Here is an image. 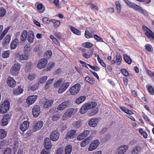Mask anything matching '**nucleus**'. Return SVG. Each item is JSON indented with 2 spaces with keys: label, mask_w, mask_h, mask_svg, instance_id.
I'll list each match as a JSON object with an SVG mask.
<instances>
[{
  "label": "nucleus",
  "mask_w": 154,
  "mask_h": 154,
  "mask_svg": "<svg viewBox=\"0 0 154 154\" xmlns=\"http://www.w3.org/2000/svg\"><path fill=\"white\" fill-rule=\"evenodd\" d=\"M23 90L22 88L18 87L17 88L14 89L13 94L16 95H20L23 92Z\"/></svg>",
  "instance_id": "473e14b6"
},
{
  "label": "nucleus",
  "mask_w": 154,
  "mask_h": 154,
  "mask_svg": "<svg viewBox=\"0 0 154 154\" xmlns=\"http://www.w3.org/2000/svg\"><path fill=\"white\" fill-rule=\"evenodd\" d=\"M81 85L79 83H77L72 86L69 89V92L72 95L77 94L80 91Z\"/></svg>",
  "instance_id": "423d86ee"
},
{
  "label": "nucleus",
  "mask_w": 154,
  "mask_h": 154,
  "mask_svg": "<svg viewBox=\"0 0 154 154\" xmlns=\"http://www.w3.org/2000/svg\"><path fill=\"white\" fill-rule=\"evenodd\" d=\"M42 21L45 23L49 24L51 22V20H49L48 18L45 17L43 18Z\"/></svg>",
  "instance_id": "774afa93"
},
{
  "label": "nucleus",
  "mask_w": 154,
  "mask_h": 154,
  "mask_svg": "<svg viewBox=\"0 0 154 154\" xmlns=\"http://www.w3.org/2000/svg\"><path fill=\"white\" fill-rule=\"evenodd\" d=\"M31 50V48L30 45L29 44H26L25 45L23 49V52L24 54L29 55Z\"/></svg>",
  "instance_id": "c85d7f7f"
},
{
  "label": "nucleus",
  "mask_w": 154,
  "mask_h": 154,
  "mask_svg": "<svg viewBox=\"0 0 154 154\" xmlns=\"http://www.w3.org/2000/svg\"><path fill=\"white\" fill-rule=\"evenodd\" d=\"M95 33V32L94 31H91L90 32H89L88 31H85V36L87 38H93L94 35Z\"/></svg>",
  "instance_id": "2f4dec72"
},
{
  "label": "nucleus",
  "mask_w": 154,
  "mask_h": 154,
  "mask_svg": "<svg viewBox=\"0 0 154 154\" xmlns=\"http://www.w3.org/2000/svg\"><path fill=\"white\" fill-rule=\"evenodd\" d=\"M10 51L9 50H8L4 51L2 54V57L5 58H8L9 56Z\"/></svg>",
  "instance_id": "6e6d98bb"
},
{
  "label": "nucleus",
  "mask_w": 154,
  "mask_h": 154,
  "mask_svg": "<svg viewBox=\"0 0 154 154\" xmlns=\"http://www.w3.org/2000/svg\"><path fill=\"white\" fill-rule=\"evenodd\" d=\"M98 111V109L96 107L92 110L89 111L87 113V115L89 116H92L97 113Z\"/></svg>",
  "instance_id": "72a5a7b5"
},
{
  "label": "nucleus",
  "mask_w": 154,
  "mask_h": 154,
  "mask_svg": "<svg viewBox=\"0 0 154 154\" xmlns=\"http://www.w3.org/2000/svg\"><path fill=\"white\" fill-rule=\"evenodd\" d=\"M123 57L125 61L129 64H131L132 63V60L131 58L127 55L125 54Z\"/></svg>",
  "instance_id": "37998d69"
},
{
  "label": "nucleus",
  "mask_w": 154,
  "mask_h": 154,
  "mask_svg": "<svg viewBox=\"0 0 154 154\" xmlns=\"http://www.w3.org/2000/svg\"><path fill=\"white\" fill-rule=\"evenodd\" d=\"M59 137L60 134L58 131L54 130L51 133L50 138L51 140L53 141H56L58 139Z\"/></svg>",
  "instance_id": "a211bd4d"
},
{
  "label": "nucleus",
  "mask_w": 154,
  "mask_h": 154,
  "mask_svg": "<svg viewBox=\"0 0 154 154\" xmlns=\"http://www.w3.org/2000/svg\"><path fill=\"white\" fill-rule=\"evenodd\" d=\"M32 67V63L29 62L28 63L26 64L25 70L26 72H28L30 71Z\"/></svg>",
  "instance_id": "de8ad7c7"
},
{
  "label": "nucleus",
  "mask_w": 154,
  "mask_h": 154,
  "mask_svg": "<svg viewBox=\"0 0 154 154\" xmlns=\"http://www.w3.org/2000/svg\"><path fill=\"white\" fill-rule=\"evenodd\" d=\"M53 102V101L51 100L46 101L44 104V108H47L51 107L52 105Z\"/></svg>",
  "instance_id": "c756f323"
},
{
  "label": "nucleus",
  "mask_w": 154,
  "mask_h": 154,
  "mask_svg": "<svg viewBox=\"0 0 154 154\" xmlns=\"http://www.w3.org/2000/svg\"><path fill=\"white\" fill-rule=\"evenodd\" d=\"M6 11L4 8H0V17H2L5 16Z\"/></svg>",
  "instance_id": "e2e57ef3"
},
{
  "label": "nucleus",
  "mask_w": 154,
  "mask_h": 154,
  "mask_svg": "<svg viewBox=\"0 0 154 154\" xmlns=\"http://www.w3.org/2000/svg\"><path fill=\"white\" fill-rule=\"evenodd\" d=\"M11 40V36L9 35H7L3 40L2 45L4 46H5L8 44Z\"/></svg>",
  "instance_id": "7c9ffc66"
},
{
  "label": "nucleus",
  "mask_w": 154,
  "mask_h": 154,
  "mask_svg": "<svg viewBox=\"0 0 154 154\" xmlns=\"http://www.w3.org/2000/svg\"><path fill=\"white\" fill-rule=\"evenodd\" d=\"M97 105L96 103L94 102L85 103L80 109V112L82 114H84L88 110L95 107Z\"/></svg>",
  "instance_id": "7ed1b4c3"
},
{
  "label": "nucleus",
  "mask_w": 154,
  "mask_h": 154,
  "mask_svg": "<svg viewBox=\"0 0 154 154\" xmlns=\"http://www.w3.org/2000/svg\"><path fill=\"white\" fill-rule=\"evenodd\" d=\"M50 37V38L52 40V41L57 45H59V43L58 42L57 39L54 37L53 35H51Z\"/></svg>",
  "instance_id": "052dcab7"
},
{
  "label": "nucleus",
  "mask_w": 154,
  "mask_h": 154,
  "mask_svg": "<svg viewBox=\"0 0 154 154\" xmlns=\"http://www.w3.org/2000/svg\"><path fill=\"white\" fill-rule=\"evenodd\" d=\"M147 89L149 93L152 94H154V90L153 88L151 86H149L147 88Z\"/></svg>",
  "instance_id": "69168bd1"
},
{
  "label": "nucleus",
  "mask_w": 154,
  "mask_h": 154,
  "mask_svg": "<svg viewBox=\"0 0 154 154\" xmlns=\"http://www.w3.org/2000/svg\"><path fill=\"white\" fill-rule=\"evenodd\" d=\"M72 150V146L70 145L67 146L65 149V154H70Z\"/></svg>",
  "instance_id": "58836bf2"
},
{
  "label": "nucleus",
  "mask_w": 154,
  "mask_h": 154,
  "mask_svg": "<svg viewBox=\"0 0 154 154\" xmlns=\"http://www.w3.org/2000/svg\"><path fill=\"white\" fill-rule=\"evenodd\" d=\"M70 29L73 33L75 35H80L81 34L80 31L74 27L72 26L70 27Z\"/></svg>",
  "instance_id": "79ce46f5"
},
{
  "label": "nucleus",
  "mask_w": 154,
  "mask_h": 154,
  "mask_svg": "<svg viewBox=\"0 0 154 154\" xmlns=\"http://www.w3.org/2000/svg\"><path fill=\"white\" fill-rule=\"evenodd\" d=\"M126 145H123L119 146L115 152V154H124L128 149Z\"/></svg>",
  "instance_id": "6e6552de"
},
{
  "label": "nucleus",
  "mask_w": 154,
  "mask_h": 154,
  "mask_svg": "<svg viewBox=\"0 0 154 154\" xmlns=\"http://www.w3.org/2000/svg\"><path fill=\"white\" fill-rule=\"evenodd\" d=\"M52 54V53L51 51H48L45 53L44 57L46 58V59H49L51 57Z\"/></svg>",
  "instance_id": "09e8293b"
},
{
  "label": "nucleus",
  "mask_w": 154,
  "mask_h": 154,
  "mask_svg": "<svg viewBox=\"0 0 154 154\" xmlns=\"http://www.w3.org/2000/svg\"><path fill=\"white\" fill-rule=\"evenodd\" d=\"M27 35V32L26 30H23L20 36V40L22 42H25Z\"/></svg>",
  "instance_id": "f704fd0d"
},
{
  "label": "nucleus",
  "mask_w": 154,
  "mask_h": 154,
  "mask_svg": "<svg viewBox=\"0 0 154 154\" xmlns=\"http://www.w3.org/2000/svg\"><path fill=\"white\" fill-rule=\"evenodd\" d=\"M141 150V147L140 146L134 147L131 151V154H139Z\"/></svg>",
  "instance_id": "a878e982"
},
{
  "label": "nucleus",
  "mask_w": 154,
  "mask_h": 154,
  "mask_svg": "<svg viewBox=\"0 0 154 154\" xmlns=\"http://www.w3.org/2000/svg\"><path fill=\"white\" fill-rule=\"evenodd\" d=\"M43 123L41 121H38L35 123L32 129V132H36L40 129L43 126Z\"/></svg>",
  "instance_id": "2eb2a0df"
},
{
  "label": "nucleus",
  "mask_w": 154,
  "mask_h": 154,
  "mask_svg": "<svg viewBox=\"0 0 154 154\" xmlns=\"http://www.w3.org/2000/svg\"><path fill=\"white\" fill-rule=\"evenodd\" d=\"M29 125V122L27 121H25L20 125V129L22 131H25L28 128Z\"/></svg>",
  "instance_id": "aec40b11"
},
{
  "label": "nucleus",
  "mask_w": 154,
  "mask_h": 154,
  "mask_svg": "<svg viewBox=\"0 0 154 154\" xmlns=\"http://www.w3.org/2000/svg\"><path fill=\"white\" fill-rule=\"evenodd\" d=\"M115 4L116 8L118 14L120 13L121 11V5L120 2L118 1H116Z\"/></svg>",
  "instance_id": "49530a36"
},
{
  "label": "nucleus",
  "mask_w": 154,
  "mask_h": 154,
  "mask_svg": "<svg viewBox=\"0 0 154 154\" xmlns=\"http://www.w3.org/2000/svg\"><path fill=\"white\" fill-rule=\"evenodd\" d=\"M82 124L81 121L80 120H78L74 122L72 124V125L73 127L76 128H78L81 126Z\"/></svg>",
  "instance_id": "e433bc0d"
},
{
  "label": "nucleus",
  "mask_w": 154,
  "mask_h": 154,
  "mask_svg": "<svg viewBox=\"0 0 154 154\" xmlns=\"http://www.w3.org/2000/svg\"><path fill=\"white\" fill-rule=\"evenodd\" d=\"M82 46L84 47L90 48L93 45L92 44L89 42H85L82 44Z\"/></svg>",
  "instance_id": "864d4df0"
},
{
  "label": "nucleus",
  "mask_w": 154,
  "mask_h": 154,
  "mask_svg": "<svg viewBox=\"0 0 154 154\" xmlns=\"http://www.w3.org/2000/svg\"><path fill=\"white\" fill-rule=\"evenodd\" d=\"M121 72L122 74L125 76H129V74L128 72L126 69H121Z\"/></svg>",
  "instance_id": "680f3d73"
},
{
  "label": "nucleus",
  "mask_w": 154,
  "mask_h": 154,
  "mask_svg": "<svg viewBox=\"0 0 154 154\" xmlns=\"http://www.w3.org/2000/svg\"><path fill=\"white\" fill-rule=\"evenodd\" d=\"M10 108V103L8 100L4 101L0 106V113L3 114L6 113Z\"/></svg>",
  "instance_id": "39448f33"
},
{
  "label": "nucleus",
  "mask_w": 154,
  "mask_h": 154,
  "mask_svg": "<svg viewBox=\"0 0 154 154\" xmlns=\"http://www.w3.org/2000/svg\"><path fill=\"white\" fill-rule=\"evenodd\" d=\"M12 150L10 148L7 147L5 148L3 151V154H11Z\"/></svg>",
  "instance_id": "5fc2aeb1"
},
{
  "label": "nucleus",
  "mask_w": 154,
  "mask_h": 154,
  "mask_svg": "<svg viewBox=\"0 0 154 154\" xmlns=\"http://www.w3.org/2000/svg\"><path fill=\"white\" fill-rule=\"evenodd\" d=\"M10 29V27H8L4 30L2 32L3 29V26L2 25H0V40H1L3 38L5 35L7 33L8 30Z\"/></svg>",
  "instance_id": "6ab92c4d"
},
{
  "label": "nucleus",
  "mask_w": 154,
  "mask_h": 154,
  "mask_svg": "<svg viewBox=\"0 0 154 154\" xmlns=\"http://www.w3.org/2000/svg\"><path fill=\"white\" fill-rule=\"evenodd\" d=\"M97 59L99 62L101 64V65L104 67L106 66L105 64L103 61L99 57V56L97 55Z\"/></svg>",
  "instance_id": "0e129e2a"
},
{
  "label": "nucleus",
  "mask_w": 154,
  "mask_h": 154,
  "mask_svg": "<svg viewBox=\"0 0 154 154\" xmlns=\"http://www.w3.org/2000/svg\"><path fill=\"white\" fill-rule=\"evenodd\" d=\"M100 142L98 140H94L90 145L88 148V150L92 151L94 150L97 148Z\"/></svg>",
  "instance_id": "ddd939ff"
},
{
  "label": "nucleus",
  "mask_w": 154,
  "mask_h": 154,
  "mask_svg": "<svg viewBox=\"0 0 154 154\" xmlns=\"http://www.w3.org/2000/svg\"><path fill=\"white\" fill-rule=\"evenodd\" d=\"M98 122L99 120L97 118H92L88 121V124L91 127H95L97 125Z\"/></svg>",
  "instance_id": "5701e85b"
},
{
  "label": "nucleus",
  "mask_w": 154,
  "mask_h": 154,
  "mask_svg": "<svg viewBox=\"0 0 154 154\" xmlns=\"http://www.w3.org/2000/svg\"><path fill=\"white\" fill-rule=\"evenodd\" d=\"M15 55L19 61L27 60L28 59L29 56V55L24 53L22 54H20L18 53H17Z\"/></svg>",
  "instance_id": "412c9836"
},
{
  "label": "nucleus",
  "mask_w": 154,
  "mask_h": 154,
  "mask_svg": "<svg viewBox=\"0 0 154 154\" xmlns=\"http://www.w3.org/2000/svg\"><path fill=\"white\" fill-rule=\"evenodd\" d=\"M142 29L145 32V34L148 38L154 41V34L149 29L145 26H143Z\"/></svg>",
  "instance_id": "1a4fd4ad"
},
{
  "label": "nucleus",
  "mask_w": 154,
  "mask_h": 154,
  "mask_svg": "<svg viewBox=\"0 0 154 154\" xmlns=\"http://www.w3.org/2000/svg\"><path fill=\"white\" fill-rule=\"evenodd\" d=\"M51 22L53 23L54 26L55 28H58L60 24L59 21L54 19L51 20Z\"/></svg>",
  "instance_id": "3c124183"
},
{
  "label": "nucleus",
  "mask_w": 154,
  "mask_h": 154,
  "mask_svg": "<svg viewBox=\"0 0 154 154\" xmlns=\"http://www.w3.org/2000/svg\"><path fill=\"white\" fill-rule=\"evenodd\" d=\"M35 77L36 75L35 74L30 73L28 75V79L30 81H32L35 79Z\"/></svg>",
  "instance_id": "bf43d9fd"
},
{
  "label": "nucleus",
  "mask_w": 154,
  "mask_h": 154,
  "mask_svg": "<svg viewBox=\"0 0 154 154\" xmlns=\"http://www.w3.org/2000/svg\"><path fill=\"white\" fill-rule=\"evenodd\" d=\"M34 40V33L32 32H30L28 35L27 40L29 43H32Z\"/></svg>",
  "instance_id": "c9c22d12"
},
{
  "label": "nucleus",
  "mask_w": 154,
  "mask_h": 154,
  "mask_svg": "<svg viewBox=\"0 0 154 154\" xmlns=\"http://www.w3.org/2000/svg\"><path fill=\"white\" fill-rule=\"evenodd\" d=\"M7 134L6 132L3 129H0V139L5 138Z\"/></svg>",
  "instance_id": "c03bdc74"
},
{
  "label": "nucleus",
  "mask_w": 154,
  "mask_h": 154,
  "mask_svg": "<svg viewBox=\"0 0 154 154\" xmlns=\"http://www.w3.org/2000/svg\"><path fill=\"white\" fill-rule=\"evenodd\" d=\"M124 2L128 7L133 9L135 11L143 14L144 15L147 16V12L146 10L143 9L138 5L131 2L128 0H123Z\"/></svg>",
  "instance_id": "f03ea898"
},
{
  "label": "nucleus",
  "mask_w": 154,
  "mask_h": 154,
  "mask_svg": "<svg viewBox=\"0 0 154 154\" xmlns=\"http://www.w3.org/2000/svg\"><path fill=\"white\" fill-rule=\"evenodd\" d=\"M116 65L117 66H118L121 63L122 60V57L119 54H117L116 55Z\"/></svg>",
  "instance_id": "a18cd8bd"
},
{
  "label": "nucleus",
  "mask_w": 154,
  "mask_h": 154,
  "mask_svg": "<svg viewBox=\"0 0 154 154\" xmlns=\"http://www.w3.org/2000/svg\"><path fill=\"white\" fill-rule=\"evenodd\" d=\"M60 118V115L59 114H54L50 117L51 122H54L55 121L58 120Z\"/></svg>",
  "instance_id": "a19ab883"
},
{
  "label": "nucleus",
  "mask_w": 154,
  "mask_h": 154,
  "mask_svg": "<svg viewBox=\"0 0 154 154\" xmlns=\"http://www.w3.org/2000/svg\"><path fill=\"white\" fill-rule=\"evenodd\" d=\"M48 60L45 58L40 59L38 62L37 67L39 69H42L45 68L48 63Z\"/></svg>",
  "instance_id": "f8f14e48"
},
{
  "label": "nucleus",
  "mask_w": 154,
  "mask_h": 154,
  "mask_svg": "<svg viewBox=\"0 0 154 154\" xmlns=\"http://www.w3.org/2000/svg\"><path fill=\"white\" fill-rule=\"evenodd\" d=\"M89 131L88 130H86L83 132L79 134L77 137V140H81L85 137L87 136L89 133Z\"/></svg>",
  "instance_id": "4be33fe9"
},
{
  "label": "nucleus",
  "mask_w": 154,
  "mask_h": 154,
  "mask_svg": "<svg viewBox=\"0 0 154 154\" xmlns=\"http://www.w3.org/2000/svg\"><path fill=\"white\" fill-rule=\"evenodd\" d=\"M85 80L86 82L89 83L90 84H93L94 82L93 80L89 76H87L85 77Z\"/></svg>",
  "instance_id": "13d9d810"
},
{
  "label": "nucleus",
  "mask_w": 154,
  "mask_h": 154,
  "mask_svg": "<svg viewBox=\"0 0 154 154\" xmlns=\"http://www.w3.org/2000/svg\"><path fill=\"white\" fill-rule=\"evenodd\" d=\"M37 96L32 95L29 96L26 99V103L29 105L33 104L37 99Z\"/></svg>",
  "instance_id": "dca6fc26"
},
{
  "label": "nucleus",
  "mask_w": 154,
  "mask_h": 154,
  "mask_svg": "<svg viewBox=\"0 0 154 154\" xmlns=\"http://www.w3.org/2000/svg\"><path fill=\"white\" fill-rule=\"evenodd\" d=\"M69 85V82L63 81L62 79H59L54 85V88H58L57 92L59 94L63 93L67 89Z\"/></svg>",
  "instance_id": "f257e3e1"
},
{
  "label": "nucleus",
  "mask_w": 154,
  "mask_h": 154,
  "mask_svg": "<svg viewBox=\"0 0 154 154\" xmlns=\"http://www.w3.org/2000/svg\"><path fill=\"white\" fill-rule=\"evenodd\" d=\"M77 112L76 109L70 108L66 110L63 114L62 118L63 120H66L70 118L72 115H74Z\"/></svg>",
  "instance_id": "0eeeda50"
},
{
  "label": "nucleus",
  "mask_w": 154,
  "mask_h": 154,
  "mask_svg": "<svg viewBox=\"0 0 154 154\" xmlns=\"http://www.w3.org/2000/svg\"><path fill=\"white\" fill-rule=\"evenodd\" d=\"M86 97L85 96H82L77 98L75 100V103L79 104L83 102L86 99Z\"/></svg>",
  "instance_id": "cd10ccee"
},
{
  "label": "nucleus",
  "mask_w": 154,
  "mask_h": 154,
  "mask_svg": "<svg viewBox=\"0 0 154 154\" xmlns=\"http://www.w3.org/2000/svg\"><path fill=\"white\" fill-rule=\"evenodd\" d=\"M90 138L87 137L80 144V146L81 147H84L85 146L89 143Z\"/></svg>",
  "instance_id": "4c0bfd02"
},
{
  "label": "nucleus",
  "mask_w": 154,
  "mask_h": 154,
  "mask_svg": "<svg viewBox=\"0 0 154 154\" xmlns=\"http://www.w3.org/2000/svg\"><path fill=\"white\" fill-rule=\"evenodd\" d=\"M70 104V101L67 100L64 101L60 104L57 108V109L59 111L63 110L69 106Z\"/></svg>",
  "instance_id": "9d476101"
},
{
  "label": "nucleus",
  "mask_w": 154,
  "mask_h": 154,
  "mask_svg": "<svg viewBox=\"0 0 154 154\" xmlns=\"http://www.w3.org/2000/svg\"><path fill=\"white\" fill-rule=\"evenodd\" d=\"M7 82L8 85L11 88L14 87L16 85V82L11 77L8 78Z\"/></svg>",
  "instance_id": "393cba45"
},
{
  "label": "nucleus",
  "mask_w": 154,
  "mask_h": 154,
  "mask_svg": "<svg viewBox=\"0 0 154 154\" xmlns=\"http://www.w3.org/2000/svg\"><path fill=\"white\" fill-rule=\"evenodd\" d=\"M19 42L18 39L15 38L12 42L11 43L10 45L11 49H14L16 48L19 44Z\"/></svg>",
  "instance_id": "bb28decb"
},
{
  "label": "nucleus",
  "mask_w": 154,
  "mask_h": 154,
  "mask_svg": "<svg viewBox=\"0 0 154 154\" xmlns=\"http://www.w3.org/2000/svg\"><path fill=\"white\" fill-rule=\"evenodd\" d=\"M32 114L33 116L35 117H38L41 112L40 107L39 106L35 105L32 109Z\"/></svg>",
  "instance_id": "9b49d317"
},
{
  "label": "nucleus",
  "mask_w": 154,
  "mask_h": 154,
  "mask_svg": "<svg viewBox=\"0 0 154 154\" xmlns=\"http://www.w3.org/2000/svg\"><path fill=\"white\" fill-rule=\"evenodd\" d=\"M21 65L20 63H17L11 67L10 69L11 74L14 76L17 75L20 70Z\"/></svg>",
  "instance_id": "20e7f679"
},
{
  "label": "nucleus",
  "mask_w": 154,
  "mask_h": 154,
  "mask_svg": "<svg viewBox=\"0 0 154 154\" xmlns=\"http://www.w3.org/2000/svg\"><path fill=\"white\" fill-rule=\"evenodd\" d=\"M146 49L149 52H150L152 48V46L149 44H146L145 45Z\"/></svg>",
  "instance_id": "338daca9"
},
{
  "label": "nucleus",
  "mask_w": 154,
  "mask_h": 154,
  "mask_svg": "<svg viewBox=\"0 0 154 154\" xmlns=\"http://www.w3.org/2000/svg\"><path fill=\"white\" fill-rule=\"evenodd\" d=\"M47 79L48 77L47 76H43L39 79L38 83V84H43L46 82Z\"/></svg>",
  "instance_id": "603ef678"
},
{
  "label": "nucleus",
  "mask_w": 154,
  "mask_h": 154,
  "mask_svg": "<svg viewBox=\"0 0 154 154\" xmlns=\"http://www.w3.org/2000/svg\"><path fill=\"white\" fill-rule=\"evenodd\" d=\"M44 145L46 149H51L52 147L51 141L48 138H46L44 140Z\"/></svg>",
  "instance_id": "b1692460"
},
{
  "label": "nucleus",
  "mask_w": 154,
  "mask_h": 154,
  "mask_svg": "<svg viewBox=\"0 0 154 154\" xmlns=\"http://www.w3.org/2000/svg\"><path fill=\"white\" fill-rule=\"evenodd\" d=\"M93 37L94 39L97 42H103L105 43L104 41L102 39L97 35H94Z\"/></svg>",
  "instance_id": "4d7b16f0"
},
{
  "label": "nucleus",
  "mask_w": 154,
  "mask_h": 154,
  "mask_svg": "<svg viewBox=\"0 0 154 154\" xmlns=\"http://www.w3.org/2000/svg\"><path fill=\"white\" fill-rule=\"evenodd\" d=\"M55 66V63L52 62H49L46 68V70L48 71L51 70L52 68Z\"/></svg>",
  "instance_id": "8fccbe9b"
},
{
  "label": "nucleus",
  "mask_w": 154,
  "mask_h": 154,
  "mask_svg": "<svg viewBox=\"0 0 154 154\" xmlns=\"http://www.w3.org/2000/svg\"><path fill=\"white\" fill-rule=\"evenodd\" d=\"M139 132L140 135L144 138H146L148 137V134L147 133L146 131L143 130V129L142 128H140L139 130Z\"/></svg>",
  "instance_id": "ea45409f"
},
{
  "label": "nucleus",
  "mask_w": 154,
  "mask_h": 154,
  "mask_svg": "<svg viewBox=\"0 0 154 154\" xmlns=\"http://www.w3.org/2000/svg\"><path fill=\"white\" fill-rule=\"evenodd\" d=\"M11 116L8 114L5 115L2 119L1 125L2 126H5L8 125L11 119Z\"/></svg>",
  "instance_id": "4468645a"
},
{
  "label": "nucleus",
  "mask_w": 154,
  "mask_h": 154,
  "mask_svg": "<svg viewBox=\"0 0 154 154\" xmlns=\"http://www.w3.org/2000/svg\"><path fill=\"white\" fill-rule=\"evenodd\" d=\"M76 131L72 130L68 131L66 134L65 139L67 140L72 139L76 137Z\"/></svg>",
  "instance_id": "f3484780"
}]
</instances>
